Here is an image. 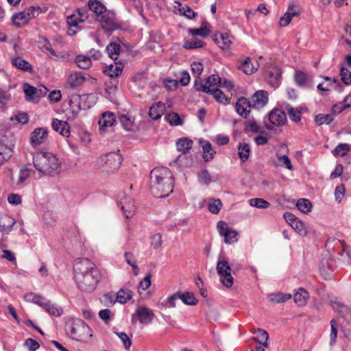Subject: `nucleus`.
<instances>
[{"label": "nucleus", "mask_w": 351, "mask_h": 351, "mask_svg": "<svg viewBox=\"0 0 351 351\" xmlns=\"http://www.w3.org/2000/svg\"><path fill=\"white\" fill-rule=\"evenodd\" d=\"M74 278L79 289L84 292L93 291L100 280V272L89 259L77 258L73 265Z\"/></svg>", "instance_id": "f257e3e1"}, {"label": "nucleus", "mask_w": 351, "mask_h": 351, "mask_svg": "<svg viewBox=\"0 0 351 351\" xmlns=\"http://www.w3.org/2000/svg\"><path fill=\"white\" fill-rule=\"evenodd\" d=\"M150 189L155 197L165 198L173 192L174 179L167 167L154 168L150 173Z\"/></svg>", "instance_id": "f03ea898"}, {"label": "nucleus", "mask_w": 351, "mask_h": 351, "mask_svg": "<svg viewBox=\"0 0 351 351\" xmlns=\"http://www.w3.org/2000/svg\"><path fill=\"white\" fill-rule=\"evenodd\" d=\"M34 166L44 176H55L61 170V162L52 153L38 152L33 156Z\"/></svg>", "instance_id": "7ed1b4c3"}, {"label": "nucleus", "mask_w": 351, "mask_h": 351, "mask_svg": "<svg viewBox=\"0 0 351 351\" xmlns=\"http://www.w3.org/2000/svg\"><path fill=\"white\" fill-rule=\"evenodd\" d=\"M65 330L70 338L82 342H88L92 337L91 328L81 319H69Z\"/></svg>", "instance_id": "20e7f679"}, {"label": "nucleus", "mask_w": 351, "mask_h": 351, "mask_svg": "<svg viewBox=\"0 0 351 351\" xmlns=\"http://www.w3.org/2000/svg\"><path fill=\"white\" fill-rule=\"evenodd\" d=\"M122 162L123 156L120 154L119 150H118L101 156L97 158L96 165L103 171L110 173L117 171L121 167Z\"/></svg>", "instance_id": "39448f33"}, {"label": "nucleus", "mask_w": 351, "mask_h": 351, "mask_svg": "<svg viewBox=\"0 0 351 351\" xmlns=\"http://www.w3.org/2000/svg\"><path fill=\"white\" fill-rule=\"evenodd\" d=\"M216 270L220 278V282L226 287L230 288L234 282L231 272L234 274V269L231 268L226 258L220 254L216 265Z\"/></svg>", "instance_id": "423d86ee"}, {"label": "nucleus", "mask_w": 351, "mask_h": 351, "mask_svg": "<svg viewBox=\"0 0 351 351\" xmlns=\"http://www.w3.org/2000/svg\"><path fill=\"white\" fill-rule=\"evenodd\" d=\"M14 141L12 135L0 134V166L9 160L14 153Z\"/></svg>", "instance_id": "0eeeda50"}, {"label": "nucleus", "mask_w": 351, "mask_h": 351, "mask_svg": "<svg viewBox=\"0 0 351 351\" xmlns=\"http://www.w3.org/2000/svg\"><path fill=\"white\" fill-rule=\"evenodd\" d=\"M221 84V79L219 75L213 74L204 80H195L194 82V88L196 90L208 93L215 89L219 88Z\"/></svg>", "instance_id": "6e6552de"}, {"label": "nucleus", "mask_w": 351, "mask_h": 351, "mask_svg": "<svg viewBox=\"0 0 351 351\" xmlns=\"http://www.w3.org/2000/svg\"><path fill=\"white\" fill-rule=\"evenodd\" d=\"M282 72L279 67L272 64H267L265 67V77L268 84L274 88L280 86Z\"/></svg>", "instance_id": "1a4fd4ad"}, {"label": "nucleus", "mask_w": 351, "mask_h": 351, "mask_svg": "<svg viewBox=\"0 0 351 351\" xmlns=\"http://www.w3.org/2000/svg\"><path fill=\"white\" fill-rule=\"evenodd\" d=\"M217 228L220 236L224 238L226 244H232L238 241V232L230 228L226 222L219 221L217 224Z\"/></svg>", "instance_id": "9d476101"}, {"label": "nucleus", "mask_w": 351, "mask_h": 351, "mask_svg": "<svg viewBox=\"0 0 351 351\" xmlns=\"http://www.w3.org/2000/svg\"><path fill=\"white\" fill-rule=\"evenodd\" d=\"M119 206L121 207L126 218L131 217L135 213L136 206L134 200L128 195H123V196L120 197Z\"/></svg>", "instance_id": "9b49d317"}, {"label": "nucleus", "mask_w": 351, "mask_h": 351, "mask_svg": "<svg viewBox=\"0 0 351 351\" xmlns=\"http://www.w3.org/2000/svg\"><path fill=\"white\" fill-rule=\"evenodd\" d=\"M97 21L101 24V27L108 32H112L120 28V25L115 21L112 14L106 12L97 17Z\"/></svg>", "instance_id": "f8f14e48"}, {"label": "nucleus", "mask_w": 351, "mask_h": 351, "mask_svg": "<svg viewBox=\"0 0 351 351\" xmlns=\"http://www.w3.org/2000/svg\"><path fill=\"white\" fill-rule=\"evenodd\" d=\"M48 138V130L45 128H37L31 133L30 143L33 146L44 143Z\"/></svg>", "instance_id": "ddd939ff"}, {"label": "nucleus", "mask_w": 351, "mask_h": 351, "mask_svg": "<svg viewBox=\"0 0 351 351\" xmlns=\"http://www.w3.org/2000/svg\"><path fill=\"white\" fill-rule=\"evenodd\" d=\"M77 16L73 14L67 17V24L70 28L77 27L78 23L84 22L88 18V10L81 8L77 10Z\"/></svg>", "instance_id": "4468645a"}, {"label": "nucleus", "mask_w": 351, "mask_h": 351, "mask_svg": "<svg viewBox=\"0 0 351 351\" xmlns=\"http://www.w3.org/2000/svg\"><path fill=\"white\" fill-rule=\"evenodd\" d=\"M268 119L271 125L276 126L283 125L287 120L286 113L278 108L273 109L269 113Z\"/></svg>", "instance_id": "2eb2a0df"}, {"label": "nucleus", "mask_w": 351, "mask_h": 351, "mask_svg": "<svg viewBox=\"0 0 351 351\" xmlns=\"http://www.w3.org/2000/svg\"><path fill=\"white\" fill-rule=\"evenodd\" d=\"M136 314L141 324H149L154 317V313L152 310L145 307L139 306L136 309Z\"/></svg>", "instance_id": "dca6fc26"}, {"label": "nucleus", "mask_w": 351, "mask_h": 351, "mask_svg": "<svg viewBox=\"0 0 351 351\" xmlns=\"http://www.w3.org/2000/svg\"><path fill=\"white\" fill-rule=\"evenodd\" d=\"M235 108L240 116L247 118L250 112L251 104L246 98L241 97L237 99Z\"/></svg>", "instance_id": "f3484780"}, {"label": "nucleus", "mask_w": 351, "mask_h": 351, "mask_svg": "<svg viewBox=\"0 0 351 351\" xmlns=\"http://www.w3.org/2000/svg\"><path fill=\"white\" fill-rule=\"evenodd\" d=\"M286 110L289 119L293 122L298 123L301 120L302 113L307 111V108L305 106L293 108L291 105L288 104L286 106Z\"/></svg>", "instance_id": "a211bd4d"}, {"label": "nucleus", "mask_w": 351, "mask_h": 351, "mask_svg": "<svg viewBox=\"0 0 351 351\" xmlns=\"http://www.w3.org/2000/svg\"><path fill=\"white\" fill-rule=\"evenodd\" d=\"M69 104L70 107L69 112L71 113L70 118L75 119L77 116L80 111L83 110L80 104V95H71L69 100Z\"/></svg>", "instance_id": "6ab92c4d"}, {"label": "nucleus", "mask_w": 351, "mask_h": 351, "mask_svg": "<svg viewBox=\"0 0 351 351\" xmlns=\"http://www.w3.org/2000/svg\"><path fill=\"white\" fill-rule=\"evenodd\" d=\"M116 119L114 114L111 112H104L98 121L100 130H104L106 128L113 125Z\"/></svg>", "instance_id": "aec40b11"}, {"label": "nucleus", "mask_w": 351, "mask_h": 351, "mask_svg": "<svg viewBox=\"0 0 351 351\" xmlns=\"http://www.w3.org/2000/svg\"><path fill=\"white\" fill-rule=\"evenodd\" d=\"M51 126L53 130L59 132L61 135L64 136H69L70 134V126L66 121L53 119L52 120Z\"/></svg>", "instance_id": "412c9836"}, {"label": "nucleus", "mask_w": 351, "mask_h": 351, "mask_svg": "<svg viewBox=\"0 0 351 351\" xmlns=\"http://www.w3.org/2000/svg\"><path fill=\"white\" fill-rule=\"evenodd\" d=\"M40 307H42L49 315L56 317L60 316L63 313L61 307L56 305L55 304H52L46 298H45L43 303L40 304Z\"/></svg>", "instance_id": "4be33fe9"}, {"label": "nucleus", "mask_w": 351, "mask_h": 351, "mask_svg": "<svg viewBox=\"0 0 351 351\" xmlns=\"http://www.w3.org/2000/svg\"><path fill=\"white\" fill-rule=\"evenodd\" d=\"M16 223V221L12 217L4 215L0 217V231L3 234L10 233L13 226Z\"/></svg>", "instance_id": "5701e85b"}, {"label": "nucleus", "mask_w": 351, "mask_h": 351, "mask_svg": "<svg viewBox=\"0 0 351 351\" xmlns=\"http://www.w3.org/2000/svg\"><path fill=\"white\" fill-rule=\"evenodd\" d=\"M268 101V94L265 90L256 91L252 97V105L254 107H263Z\"/></svg>", "instance_id": "b1692460"}, {"label": "nucleus", "mask_w": 351, "mask_h": 351, "mask_svg": "<svg viewBox=\"0 0 351 351\" xmlns=\"http://www.w3.org/2000/svg\"><path fill=\"white\" fill-rule=\"evenodd\" d=\"M199 143L202 145L203 149V158L204 161L208 162L211 160L216 154V152L213 149L211 143L209 141H204L203 139H200Z\"/></svg>", "instance_id": "393cba45"}, {"label": "nucleus", "mask_w": 351, "mask_h": 351, "mask_svg": "<svg viewBox=\"0 0 351 351\" xmlns=\"http://www.w3.org/2000/svg\"><path fill=\"white\" fill-rule=\"evenodd\" d=\"M13 25L17 28H21L27 25L30 21L29 17L27 16L25 10L15 13L12 16Z\"/></svg>", "instance_id": "a878e982"}, {"label": "nucleus", "mask_w": 351, "mask_h": 351, "mask_svg": "<svg viewBox=\"0 0 351 351\" xmlns=\"http://www.w3.org/2000/svg\"><path fill=\"white\" fill-rule=\"evenodd\" d=\"M86 80L84 73L82 72H75L71 73L68 78V83L72 88H75L81 86Z\"/></svg>", "instance_id": "bb28decb"}, {"label": "nucleus", "mask_w": 351, "mask_h": 351, "mask_svg": "<svg viewBox=\"0 0 351 351\" xmlns=\"http://www.w3.org/2000/svg\"><path fill=\"white\" fill-rule=\"evenodd\" d=\"M23 91L25 94V99L28 101L34 103L39 102L38 96H37V88L27 83L23 84Z\"/></svg>", "instance_id": "cd10ccee"}, {"label": "nucleus", "mask_w": 351, "mask_h": 351, "mask_svg": "<svg viewBox=\"0 0 351 351\" xmlns=\"http://www.w3.org/2000/svg\"><path fill=\"white\" fill-rule=\"evenodd\" d=\"M332 308L341 315L348 322H350V317L351 316V310L345 304L340 302H333Z\"/></svg>", "instance_id": "c85d7f7f"}, {"label": "nucleus", "mask_w": 351, "mask_h": 351, "mask_svg": "<svg viewBox=\"0 0 351 351\" xmlns=\"http://www.w3.org/2000/svg\"><path fill=\"white\" fill-rule=\"evenodd\" d=\"M12 64L23 71H33V68L30 63L19 56H16L12 59Z\"/></svg>", "instance_id": "c756f323"}, {"label": "nucleus", "mask_w": 351, "mask_h": 351, "mask_svg": "<svg viewBox=\"0 0 351 351\" xmlns=\"http://www.w3.org/2000/svg\"><path fill=\"white\" fill-rule=\"evenodd\" d=\"M165 111V105L161 102H157L149 108V116L154 120L160 119Z\"/></svg>", "instance_id": "7c9ffc66"}, {"label": "nucleus", "mask_w": 351, "mask_h": 351, "mask_svg": "<svg viewBox=\"0 0 351 351\" xmlns=\"http://www.w3.org/2000/svg\"><path fill=\"white\" fill-rule=\"evenodd\" d=\"M123 66L121 63H115V65L106 66L104 73L111 78L117 77L122 73Z\"/></svg>", "instance_id": "2f4dec72"}, {"label": "nucleus", "mask_w": 351, "mask_h": 351, "mask_svg": "<svg viewBox=\"0 0 351 351\" xmlns=\"http://www.w3.org/2000/svg\"><path fill=\"white\" fill-rule=\"evenodd\" d=\"M193 142L191 139L184 137L178 139L176 142L177 150L183 154H186L192 148Z\"/></svg>", "instance_id": "473e14b6"}, {"label": "nucleus", "mask_w": 351, "mask_h": 351, "mask_svg": "<svg viewBox=\"0 0 351 351\" xmlns=\"http://www.w3.org/2000/svg\"><path fill=\"white\" fill-rule=\"evenodd\" d=\"M308 298L309 294L304 288H300L293 295L294 302L298 306L305 305Z\"/></svg>", "instance_id": "72a5a7b5"}, {"label": "nucleus", "mask_w": 351, "mask_h": 351, "mask_svg": "<svg viewBox=\"0 0 351 351\" xmlns=\"http://www.w3.org/2000/svg\"><path fill=\"white\" fill-rule=\"evenodd\" d=\"M213 40L223 49H229L232 43L228 34H219V35L215 34L213 36Z\"/></svg>", "instance_id": "f704fd0d"}, {"label": "nucleus", "mask_w": 351, "mask_h": 351, "mask_svg": "<svg viewBox=\"0 0 351 351\" xmlns=\"http://www.w3.org/2000/svg\"><path fill=\"white\" fill-rule=\"evenodd\" d=\"M238 156L242 162H246L251 152L250 146L246 143H239L237 147Z\"/></svg>", "instance_id": "c9c22d12"}, {"label": "nucleus", "mask_w": 351, "mask_h": 351, "mask_svg": "<svg viewBox=\"0 0 351 351\" xmlns=\"http://www.w3.org/2000/svg\"><path fill=\"white\" fill-rule=\"evenodd\" d=\"M88 5L89 10L95 12L97 17L106 12V6L97 0H90Z\"/></svg>", "instance_id": "e433bc0d"}, {"label": "nucleus", "mask_w": 351, "mask_h": 351, "mask_svg": "<svg viewBox=\"0 0 351 351\" xmlns=\"http://www.w3.org/2000/svg\"><path fill=\"white\" fill-rule=\"evenodd\" d=\"M178 293L179 299H180L184 304L194 306L197 303V300L193 292L186 291L181 293L180 291H178Z\"/></svg>", "instance_id": "4c0bfd02"}, {"label": "nucleus", "mask_w": 351, "mask_h": 351, "mask_svg": "<svg viewBox=\"0 0 351 351\" xmlns=\"http://www.w3.org/2000/svg\"><path fill=\"white\" fill-rule=\"evenodd\" d=\"M210 32V31L208 29V23L207 21H204L200 28L189 29V33L193 36H199L203 38H206L209 35Z\"/></svg>", "instance_id": "58836bf2"}, {"label": "nucleus", "mask_w": 351, "mask_h": 351, "mask_svg": "<svg viewBox=\"0 0 351 351\" xmlns=\"http://www.w3.org/2000/svg\"><path fill=\"white\" fill-rule=\"evenodd\" d=\"M175 3L178 5V9L181 15L184 16L188 19H192L195 16H197V13L194 12L189 6L187 5H183L179 1H175Z\"/></svg>", "instance_id": "ea45409f"}, {"label": "nucleus", "mask_w": 351, "mask_h": 351, "mask_svg": "<svg viewBox=\"0 0 351 351\" xmlns=\"http://www.w3.org/2000/svg\"><path fill=\"white\" fill-rule=\"evenodd\" d=\"M132 297V292L128 288H121L117 293L116 298L121 304H125Z\"/></svg>", "instance_id": "a19ab883"}, {"label": "nucleus", "mask_w": 351, "mask_h": 351, "mask_svg": "<svg viewBox=\"0 0 351 351\" xmlns=\"http://www.w3.org/2000/svg\"><path fill=\"white\" fill-rule=\"evenodd\" d=\"M95 95L93 94L80 95V104L83 110L89 109L95 104Z\"/></svg>", "instance_id": "79ce46f5"}, {"label": "nucleus", "mask_w": 351, "mask_h": 351, "mask_svg": "<svg viewBox=\"0 0 351 351\" xmlns=\"http://www.w3.org/2000/svg\"><path fill=\"white\" fill-rule=\"evenodd\" d=\"M39 47L41 49L42 51L49 54L51 56H57V54L54 49L52 48L51 43L45 37L40 38L39 40Z\"/></svg>", "instance_id": "37998d69"}, {"label": "nucleus", "mask_w": 351, "mask_h": 351, "mask_svg": "<svg viewBox=\"0 0 351 351\" xmlns=\"http://www.w3.org/2000/svg\"><path fill=\"white\" fill-rule=\"evenodd\" d=\"M208 94L212 95L216 101L221 104L227 105L230 104V99L219 89H215Z\"/></svg>", "instance_id": "c03bdc74"}, {"label": "nucleus", "mask_w": 351, "mask_h": 351, "mask_svg": "<svg viewBox=\"0 0 351 351\" xmlns=\"http://www.w3.org/2000/svg\"><path fill=\"white\" fill-rule=\"evenodd\" d=\"M291 295L290 293H283L278 292L276 293H271L269 295V299L271 302L274 303H282L285 302L291 299Z\"/></svg>", "instance_id": "a18cd8bd"}, {"label": "nucleus", "mask_w": 351, "mask_h": 351, "mask_svg": "<svg viewBox=\"0 0 351 351\" xmlns=\"http://www.w3.org/2000/svg\"><path fill=\"white\" fill-rule=\"evenodd\" d=\"M121 50L120 45L115 43H110L106 47V51L110 58L117 60Z\"/></svg>", "instance_id": "49530a36"}, {"label": "nucleus", "mask_w": 351, "mask_h": 351, "mask_svg": "<svg viewBox=\"0 0 351 351\" xmlns=\"http://www.w3.org/2000/svg\"><path fill=\"white\" fill-rule=\"evenodd\" d=\"M75 62L77 66L82 69H88L92 64L90 57L84 55L77 56L75 58Z\"/></svg>", "instance_id": "de8ad7c7"}, {"label": "nucleus", "mask_w": 351, "mask_h": 351, "mask_svg": "<svg viewBox=\"0 0 351 351\" xmlns=\"http://www.w3.org/2000/svg\"><path fill=\"white\" fill-rule=\"evenodd\" d=\"M119 121L123 128L127 131L134 130V119L128 115L121 114L119 117Z\"/></svg>", "instance_id": "09e8293b"}, {"label": "nucleus", "mask_w": 351, "mask_h": 351, "mask_svg": "<svg viewBox=\"0 0 351 351\" xmlns=\"http://www.w3.org/2000/svg\"><path fill=\"white\" fill-rule=\"evenodd\" d=\"M296 206L299 210L304 213L311 212L312 209V204L308 199L301 198L298 200Z\"/></svg>", "instance_id": "8fccbe9b"}, {"label": "nucleus", "mask_w": 351, "mask_h": 351, "mask_svg": "<svg viewBox=\"0 0 351 351\" xmlns=\"http://www.w3.org/2000/svg\"><path fill=\"white\" fill-rule=\"evenodd\" d=\"M256 341L263 344L265 347H267V340L269 338V335L267 332L261 328H257L255 331Z\"/></svg>", "instance_id": "3c124183"}, {"label": "nucleus", "mask_w": 351, "mask_h": 351, "mask_svg": "<svg viewBox=\"0 0 351 351\" xmlns=\"http://www.w3.org/2000/svg\"><path fill=\"white\" fill-rule=\"evenodd\" d=\"M300 12H287L283 16H282L279 21V25L281 27L287 26L292 20V18L295 16H298Z\"/></svg>", "instance_id": "603ef678"}, {"label": "nucleus", "mask_w": 351, "mask_h": 351, "mask_svg": "<svg viewBox=\"0 0 351 351\" xmlns=\"http://www.w3.org/2000/svg\"><path fill=\"white\" fill-rule=\"evenodd\" d=\"M190 80H191V77H190L189 73L187 71H184L181 73V77H180L179 81L169 80V82L172 84V85L175 88H177L179 82L182 86H186L189 84Z\"/></svg>", "instance_id": "864d4df0"}, {"label": "nucleus", "mask_w": 351, "mask_h": 351, "mask_svg": "<svg viewBox=\"0 0 351 351\" xmlns=\"http://www.w3.org/2000/svg\"><path fill=\"white\" fill-rule=\"evenodd\" d=\"M204 42L197 38L187 40L184 43V47L187 49H199L204 47Z\"/></svg>", "instance_id": "5fc2aeb1"}, {"label": "nucleus", "mask_w": 351, "mask_h": 351, "mask_svg": "<svg viewBox=\"0 0 351 351\" xmlns=\"http://www.w3.org/2000/svg\"><path fill=\"white\" fill-rule=\"evenodd\" d=\"M165 119L171 125H181L183 123L179 114L176 112L166 114Z\"/></svg>", "instance_id": "6e6d98bb"}, {"label": "nucleus", "mask_w": 351, "mask_h": 351, "mask_svg": "<svg viewBox=\"0 0 351 351\" xmlns=\"http://www.w3.org/2000/svg\"><path fill=\"white\" fill-rule=\"evenodd\" d=\"M249 204L251 206H254L258 208H267L270 206V203L262 198H252L249 201Z\"/></svg>", "instance_id": "4d7b16f0"}, {"label": "nucleus", "mask_w": 351, "mask_h": 351, "mask_svg": "<svg viewBox=\"0 0 351 351\" xmlns=\"http://www.w3.org/2000/svg\"><path fill=\"white\" fill-rule=\"evenodd\" d=\"M240 69L247 75L253 73L257 70L249 58H247L241 64Z\"/></svg>", "instance_id": "13d9d810"}, {"label": "nucleus", "mask_w": 351, "mask_h": 351, "mask_svg": "<svg viewBox=\"0 0 351 351\" xmlns=\"http://www.w3.org/2000/svg\"><path fill=\"white\" fill-rule=\"evenodd\" d=\"M277 165L280 167H285L286 169L289 170L293 169V165L288 156L277 154Z\"/></svg>", "instance_id": "bf43d9fd"}, {"label": "nucleus", "mask_w": 351, "mask_h": 351, "mask_svg": "<svg viewBox=\"0 0 351 351\" xmlns=\"http://www.w3.org/2000/svg\"><path fill=\"white\" fill-rule=\"evenodd\" d=\"M198 182L201 184L209 185L211 182V176L207 169L202 170L197 175Z\"/></svg>", "instance_id": "052dcab7"}, {"label": "nucleus", "mask_w": 351, "mask_h": 351, "mask_svg": "<svg viewBox=\"0 0 351 351\" xmlns=\"http://www.w3.org/2000/svg\"><path fill=\"white\" fill-rule=\"evenodd\" d=\"M221 206V201L219 199H214L208 202V209L210 213L217 214L220 211Z\"/></svg>", "instance_id": "680f3d73"}, {"label": "nucleus", "mask_w": 351, "mask_h": 351, "mask_svg": "<svg viewBox=\"0 0 351 351\" xmlns=\"http://www.w3.org/2000/svg\"><path fill=\"white\" fill-rule=\"evenodd\" d=\"M333 121V117L331 114H319L315 116V121L319 125L330 124Z\"/></svg>", "instance_id": "e2e57ef3"}, {"label": "nucleus", "mask_w": 351, "mask_h": 351, "mask_svg": "<svg viewBox=\"0 0 351 351\" xmlns=\"http://www.w3.org/2000/svg\"><path fill=\"white\" fill-rule=\"evenodd\" d=\"M25 300L27 302L36 304L37 305L40 306V304L43 303L45 298H43L40 295H36L34 293H29L25 295Z\"/></svg>", "instance_id": "0e129e2a"}, {"label": "nucleus", "mask_w": 351, "mask_h": 351, "mask_svg": "<svg viewBox=\"0 0 351 351\" xmlns=\"http://www.w3.org/2000/svg\"><path fill=\"white\" fill-rule=\"evenodd\" d=\"M350 107H351V95H347L339 105L334 106L333 110L335 111L338 110L339 112H341Z\"/></svg>", "instance_id": "69168bd1"}, {"label": "nucleus", "mask_w": 351, "mask_h": 351, "mask_svg": "<svg viewBox=\"0 0 351 351\" xmlns=\"http://www.w3.org/2000/svg\"><path fill=\"white\" fill-rule=\"evenodd\" d=\"M341 81L346 85L351 84V71L347 68L342 66L340 70Z\"/></svg>", "instance_id": "338daca9"}, {"label": "nucleus", "mask_w": 351, "mask_h": 351, "mask_svg": "<svg viewBox=\"0 0 351 351\" xmlns=\"http://www.w3.org/2000/svg\"><path fill=\"white\" fill-rule=\"evenodd\" d=\"M295 82L298 86L304 87L307 85V77L303 72H298L295 74Z\"/></svg>", "instance_id": "774afa93"}]
</instances>
